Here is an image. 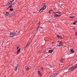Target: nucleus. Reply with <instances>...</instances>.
I'll return each mask as SVG.
<instances>
[{
    "label": "nucleus",
    "instance_id": "nucleus-1",
    "mask_svg": "<svg viewBox=\"0 0 77 77\" xmlns=\"http://www.w3.org/2000/svg\"><path fill=\"white\" fill-rule=\"evenodd\" d=\"M76 68L75 67V65H74L72 67H71L69 69L68 72H71L73 71L74 69H76Z\"/></svg>",
    "mask_w": 77,
    "mask_h": 77
},
{
    "label": "nucleus",
    "instance_id": "nucleus-8",
    "mask_svg": "<svg viewBox=\"0 0 77 77\" xmlns=\"http://www.w3.org/2000/svg\"><path fill=\"white\" fill-rule=\"evenodd\" d=\"M60 16V15H57V14H55L54 15V16L55 17H59V16Z\"/></svg>",
    "mask_w": 77,
    "mask_h": 77
},
{
    "label": "nucleus",
    "instance_id": "nucleus-4",
    "mask_svg": "<svg viewBox=\"0 0 77 77\" xmlns=\"http://www.w3.org/2000/svg\"><path fill=\"white\" fill-rule=\"evenodd\" d=\"M59 42V44H57V47H60L61 46L63 43L61 42Z\"/></svg>",
    "mask_w": 77,
    "mask_h": 77
},
{
    "label": "nucleus",
    "instance_id": "nucleus-13",
    "mask_svg": "<svg viewBox=\"0 0 77 77\" xmlns=\"http://www.w3.org/2000/svg\"><path fill=\"white\" fill-rule=\"evenodd\" d=\"M14 0H13V1L10 2V4H11L12 3V2H14Z\"/></svg>",
    "mask_w": 77,
    "mask_h": 77
},
{
    "label": "nucleus",
    "instance_id": "nucleus-17",
    "mask_svg": "<svg viewBox=\"0 0 77 77\" xmlns=\"http://www.w3.org/2000/svg\"><path fill=\"white\" fill-rule=\"evenodd\" d=\"M51 20H52L51 19L49 20H48V22H50L51 21Z\"/></svg>",
    "mask_w": 77,
    "mask_h": 77
},
{
    "label": "nucleus",
    "instance_id": "nucleus-33",
    "mask_svg": "<svg viewBox=\"0 0 77 77\" xmlns=\"http://www.w3.org/2000/svg\"><path fill=\"white\" fill-rule=\"evenodd\" d=\"M50 77H53V76H51Z\"/></svg>",
    "mask_w": 77,
    "mask_h": 77
},
{
    "label": "nucleus",
    "instance_id": "nucleus-24",
    "mask_svg": "<svg viewBox=\"0 0 77 77\" xmlns=\"http://www.w3.org/2000/svg\"><path fill=\"white\" fill-rule=\"evenodd\" d=\"M39 30L38 28H37V32H38Z\"/></svg>",
    "mask_w": 77,
    "mask_h": 77
},
{
    "label": "nucleus",
    "instance_id": "nucleus-16",
    "mask_svg": "<svg viewBox=\"0 0 77 77\" xmlns=\"http://www.w3.org/2000/svg\"><path fill=\"white\" fill-rule=\"evenodd\" d=\"M75 17L74 16L70 17V18H74Z\"/></svg>",
    "mask_w": 77,
    "mask_h": 77
},
{
    "label": "nucleus",
    "instance_id": "nucleus-26",
    "mask_svg": "<svg viewBox=\"0 0 77 77\" xmlns=\"http://www.w3.org/2000/svg\"><path fill=\"white\" fill-rule=\"evenodd\" d=\"M48 13H50V14H51V11L49 10L48 12Z\"/></svg>",
    "mask_w": 77,
    "mask_h": 77
},
{
    "label": "nucleus",
    "instance_id": "nucleus-25",
    "mask_svg": "<svg viewBox=\"0 0 77 77\" xmlns=\"http://www.w3.org/2000/svg\"><path fill=\"white\" fill-rule=\"evenodd\" d=\"M75 35L76 36H77V32H75Z\"/></svg>",
    "mask_w": 77,
    "mask_h": 77
},
{
    "label": "nucleus",
    "instance_id": "nucleus-23",
    "mask_svg": "<svg viewBox=\"0 0 77 77\" xmlns=\"http://www.w3.org/2000/svg\"><path fill=\"white\" fill-rule=\"evenodd\" d=\"M20 48V47L19 46H17V49H18Z\"/></svg>",
    "mask_w": 77,
    "mask_h": 77
},
{
    "label": "nucleus",
    "instance_id": "nucleus-9",
    "mask_svg": "<svg viewBox=\"0 0 77 77\" xmlns=\"http://www.w3.org/2000/svg\"><path fill=\"white\" fill-rule=\"evenodd\" d=\"M54 51L53 50H50L49 51V52L51 53L53 52Z\"/></svg>",
    "mask_w": 77,
    "mask_h": 77
},
{
    "label": "nucleus",
    "instance_id": "nucleus-3",
    "mask_svg": "<svg viewBox=\"0 0 77 77\" xmlns=\"http://www.w3.org/2000/svg\"><path fill=\"white\" fill-rule=\"evenodd\" d=\"M16 33L15 32H12L10 33V37H12L15 35Z\"/></svg>",
    "mask_w": 77,
    "mask_h": 77
},
{
    "label": "nucleus",
    "instance_id": "nucleus-7",
    "mask_svg": "<svg viewBox=\"0 0 77 77\" xmlns=\"http://www.w3.org/2000/svg\"><path fill=\"white\" fill-rule=\"evenodd\" d=\"M20 48L17 51V55H18L19 54V53L20 52Z\"/></svg>",
    "mask_w": 77,
    "mask_h": 77
},
{
    "label": "nucleus",
    "instance_id": "nucleus-5",
    "mask_svg": "<svg viewBox=\"0 0 77 77\" xmlns=\"http://www.w3.org/2000/svg\"><path fill=\"white\" fill-rule=\"evenodd\" d=\"M38 75H39V76H40V77H41L42 76V75L41 74V72H40V71H38Z\"/></svg>",
    "mask_w": 77,
    "mask_h": 77
},
{
    "label": "nucleus",
    "instance_id": "nucleus-11",
    "mask_svg": "<svg viewBox=\"0 0 77 77\" xmlns=\"http://www.w3.org/2000/svg\"><path fill=\"white\" fill-rule=\"evenodd\" d=\"M73 24L75 25H77V20L75 21V22L73 23Z\"/></svg>",
    "mask_w": 77,
    "mask_h": 77
},
{
    "label": "nucleus",
    "instance_id": "nucleus-35",
    "mask_svg": "<svg viewBox=\"0 0 77 77\" xmlns=\"http://www.w3.org/2000/svg\"><path fill=\"white\" fill-rule=\"evenodd\" d=\"M63 77H65V76H64Z\"/></svg>",
    "mask_w": 77,
    "mask_h": 77
},
{
    "label": "nucleus",
    "instance_id": "nucleus-22",
    "mask_svg": "<svg viewBox=\"0 0 77 77\" xmlns=\"http://www.w3.org/2000/svg\"><path fill=\"white\" fill-rule=\"evenodd\" d=\"M40 25V21L39 22V24H38V26H39Z\"/></svg>",
    "mask_w": 77,
    "mask_h": 77
},
{
    "label": "nucleus",
    "instance_id": "nucleus-18",
    "mask_svg": "<svg viewBox=\"0 0 77 77\" xmlns=\"http://www.w3.org/2000/svg\"><path fill=\"white\" fill-rule=\"evenodd\" d=\"M57 38H60V36L59 35H57Z\"/></svg>",
    "mask_w": 77,
    "mask_h": 77
},
{
    "label": "nucleus",
    "instance_id": "nucleus-32",
    "mask_svg": "<svg viewBox=\"0 0 77 77\" xmlns=\"http://www.w3.org/2000/svg\"><path fill=\"white\" fill-rule=\"evenodd\" d=\"M29 44L28 43L27 45H28Z\"/></svg>",
    "mask_w": 77,
    "mask_h": 77
},
{
    "label": "nucleus",
    "instance_id": "nucleus-20",
    "mask_svg": "<svg viewBox=\"0 0 77 77\" xmlns=\"http://www.w3.org/2000/svg\"><path fill=\"white\" fill-rule=\"evenodd\" d=\"M57 14H60V12H59V11H57Z\"/></svg>",
    "mask_w": 77,
    "mask_h": 77
},
{
    "label": "nucleus",
    "instance_id": "nucleus-6",
    "mask_svg": "<svg viewBox=\"0 0 77 77\" xmlns=\"http://www.w3.org/2000/svg\"><path fill=\"white\" fill-rule=\"evenodd\" d=\"M57 75V73H54L53 75L52 76L53 77H56Z\"/></svg>",
    "mask_w": 77,
    "mask_h": 77
},
{
    "label": "nucleus",
    "instance_id": "nucleus-12",
    "mask_svg": "<svg viewBox=\"0 0 77 77\" xmlns=\"http://www.w3.org/2000/svg\"><path fill=\"white\" fill-rule=\"evenodd\" d=\"M18 66H16L15 67V71H17V68Z\"/></svg>",
    "mask_w": 77,
    "mask_h": 77
},
{
    "label": "nucleus",
    "instance_id": "nucleus-36",
    "mask_svg": "<svg viewBox=\"0 0 77 77\" xmlns=\"http://www.w3.org/2000/svg\"><path fill=\"white\" fill-rule=\"evenodd\" d=\"M4 77H6V76H5Z\"/></svg>",
    "mask_w": 77,
    "mask_h": 77
},
{
    "label": "nucleus",
    "instance_id": "nucleus-29",
    "mask_svg": "<svg viewBox=\"0 0 77 77\" xmlns=\"http://www.w3.org/2000/svg\"><path fill=\"white\" fill-rule=\"evenodd\" d=\"M28 45H26V48L28 47Z\"/></svg>",
    "mask_w": 77,
    "mask_h": 77
},
{
    "label": "nucleus",
    "instance_id": "nucleus-21",
    "mask_svg": "<svg viewBox=\"0 0 77 77\" xmlns=\"http://www.w3.org/2000/svg\"><path fill=\"white\" fill-rule=\"evenodd\" d=\"M9 5H10V2H9L8 4V5L9 6Z\"/></svg>",
    "mask_w": 77,
    "mask_h": 77
},
{
    "label": "nucleus",
    "instance_id": "nucleus-2",
    "mask_svg": "<svg viewBox=\"0 0 77 77\" xmlns=\"http://www.w3.org/2000/svg\"><path fill=\"white\" fill-rule=\"evenodd\" d=\"M46 7L47 6L46 5H44L43 7V8H42V9H41V10H40V13L43 12V11L46 9Z\"/></svg>",
    "mask_w": 77,
    "mask_h": 77
},
{
    "label": "nucleus",
    "instance_id": "nucleus-31",
    "mask_svg": "<svg viewBox=\"0 0 77 77\" xmlns=\"http://www.w3.org/2000/svg\"><path fill=\"white\" fill-rule=\"evenodd\" d=\"M60 38L61 39H62V37H60Z\"/></svg>",
    "mask_w": 77,
    "mask_h": 77
},
{
    "label": "nucleus",
    "instance_id": "nucleus-10",
    "mask_svg": "<svg viewBox=\"0 0 77 77\" xmlns=\"http://www.w3.org/2000/svg\"><path fill=\"white\" fill-rule=\"evenodd\" d=\"M70 51H71V53H73L74 52V51H73V49L72 48V49H71L70 50Z\"/></svg>",
    "mask_w": 77,
    "mask_h": 77
},
{
    "label": "nucleus",
    "instance_id": "nucleus-15",
    "mask_svg": "<svg viewBox=\"0 0 77 77\" xmlns=\"http://www.w3.org/2000/svg\"><path fill=\"white\" fill-rule=\"evenodd\" d=\"M29 67H27L26 69V70H29Z\"/></svg>",
    "mask_w": 77,
    "mask_h": 77
},
{
    "label": "nucleus",
    "instance_id": "nucleus-27",
    "mask_svg": "<svg viewBox=\"0 0 77 77\" xmlns=\"http://www.w3.org/2000/svg\"><path fill=\"white\" fill-rule=\"evenodd\" d=\"M51 12L53 11V10L51 9V10H49Z\"/></svg>",
    "mask_w": 77,
    "mask_h": 77
},
{
    "label": "nucleus",
    "instance_id": "nucleus-19",
    "mask_svg": "<svg viewBox=\"0 0 77 77\" xmlns=\"http://www.w3.org/2000/svg\"><path fill=\"white\" fill-rule=\"evenodd\" d=\"M10 11H13V8H11V9H10Z\"/></svg>",
    "mask_w": 77,
    "mask_h": 77
},
{
    "label": "nucleus",
    "instance_id": "nucleus-14",
    "mask_svg": "<svg viewBox=\"0 0 77 77\" xmlns=\"http://www.w3.org/2000/svg\"><path fill=\"white\" fill-rule=\"evenodd\" d=\"M9 15V14L8 12H6V16H8Z\"/></svg>",
    "mask_w": 77,
    "mask_h": 77
},
{
    "label": "nucleus",
    "instance_id": "nucleus-34",
    "mask_svg": "<svg viewBox=\"0 0 77 77\" xmlns=\"http://www.w3.org/2000/svg\"><path fill=\"white\" fill-rule=\"evenodd\" d=\"M8 8H10V6H9Z\"/></svg>",
    "mask_w": 77,
    "mask_h": 77
},
{
    "label": "nucleus",
    "instance_id": "nucleus-28",
    "mask_svg": "<svg viewBox=\"0 0 77 77\" xmlns=\"http://www.w3.org/2000/svg\"><path fill=\"white\" fill-rule=\"evenodd\" d=\"M76 68H77V64L76 65H75Z\"/></svg>",
    "mask_w": 77,
    "mask_h": 77
},
{
    "label": "nucleus",
    "instance_id": "nucleus-30",
    "mask_svg": "<svg viewBox=\"0 0 77 77\" xmlns=\"http://www.w3.org/2000/svg\"><path fill=\"white\" fill-rule=\"evenodd\" d=\"M12 5H10V8H12Z\"/></svg>",
    "mask_w": 77,
    "mask_h": 77
}]
</instances>
